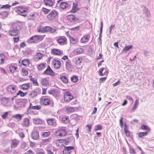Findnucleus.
<instances>
[{
    "mask_svg": "<svg viewBox=\"0 0 154 154\" xmlns=\"http://www.w3.org/2000/svg\"><path fill=\"white\" fill-rule=\"evenodd\" d=\"M21 28V26L17 24L13 25L9 31V35L13 36H17L20 32Z\"/></svg>",
    "mask_w": 154,
    "mask_h": 154,
    "instance_id": "f257e3e1",
    "label": "nucleus"
},
{
    "mask_svg": "<svg viewBox=\"0 0 154 154\" xmlns=\"http://www.w3.org/2000/svg\"><path fill=\"white\" fill-rule=\"evenodd\" d=\"M43 38V36L42 35H35L30 37L27 42L29 44L32 43H37L42 40Z\"/></svg>",
    "mask_w": 154,
    "mask_h": 154,
    "instance_id": "f03ea898",
    "label": "nucleus"
},
{
    "mask_svg": "<svg viewBox=\"0 0 154 154\" xmlns=\"http://www.w3.org/2000/svg\"><path fill=\"white\" fill-rule=\"evenodd\" d=\"M58 16V12L55 10H52L47 15V17L49 20L51 21L57 19Z\"/></svg>",
    "mask_w": 154,
    "mask_h": 154,
    "instance_id": "7ed1b4c3",
    "label": "nucleus"
},
{
    "mask_svg": "<svg viewBox=\"0 0 154 154\" xmlns=\"http://www.w3.org/2000/svg\"><path fill=\"white\" fill-rule=\"evenodd\" d=\"M63 100L66 102H69L72 100L74 97L71 93L69 91H66L63 93Z\"/></svg>",
    "mask_w": 154,
    "mask_h": 154,
    "instance_id": "20e7f679",
    "label": "nucleus"
},
{
    "mask_svg": "<svg viewBox=\"0 0 154 154\" xmlns=\"http://www.w3.org/2000/svg\"><path fill=\"white\" fill-rule=\"evenodd\" d=\"M67 134V131L65 128L62 127L56 132L55 135L57 137H64Z\"/></svg>",
    "mask_w": 154,
    "mask_h": 154,
    "instance_id": "39448f33",
    "label": "nucleus"
},
{
    "mask_svg": "<svg viewBox=\"0 0 154 154\" xmlns=\"http://www.w3.org/2000/svg\"><path fill=\"white\" fill-rule=\"evenodd\" d=\"M40 104L44 106H48L50 104L51 101L47 96H43L40 99Z\"/></svg>",
    "mask_w": 154,
    "mask_h": 154,
    "instance_id": "423d86ee",
    "label": "nucleus"
},
{
    "mask_svg": "<svg viewBox=\"0 0 154 154\" xmlns=\"http://www.w3.org/2000/svg\"><path fill=\"white\" fill-rule=\"evenodd\" d=\"M44 74L46 75H49L51 76H54L55 73L51 68L50 67L48 66L44 72Z\"/></svg>",
    "mask_w": 154,
    "mask_h": 154,
    "instance_id": "0eeeda50",
    "label": "nucleus"
},
{
    "mask_svg": "<svg viewBox=\"0 0 154 154\" xmlns=\"http://www.w3.org/2000/svg\"><path fill=\"white\" fill-rule=\"evenodd\" d=\"M20 143V140L15 138L11 140L10 141V145L11 148L13 149L17 147Z\"/></svg>",
    "mask_w": 154,
    "mask_h": 154,
    "instance_id": "6e6552de",
    "label": "nucleus"
},
{
    "mask_svg": "<svg viewBox=\"0 0 154 154\" xmlns=\"http://www.w3.org/2000/svg\"><path fill=\"white\" fill-rule=\"evenodd\" d=\"M17 90V86L14 85H8V91L11 94H14Z\"/></svg>",
    "mask_w": 154,
    "mask_h": 154,
    "instance_id": "1a4fd4ad",
    "label": "nucleus"
},
{
    "mask_svg": "<svg viewBox=\"0 0 154 154\" xmlns=\"http://www.w3.org/2000/svg\"><path fill=\"white\" fill-rule=\"evenodd\" d=\"M64 149L63 151V154H70L72 150L74 149L72 146H64Z\"/></svg>",
    "mask_w": 154,
    "mask_h": 154,
    "instance_id": "9d476101",
    "label": "nucleus"
},
{
    "mask_svg": "<svg viewBox=\"0 0 154 154\" xmlns=\"http://www.w3.org/2000/svg\"><path fill=\"white\" fill-rule=\"evenodd\" d=\"M21 124L23 127H28L30 124V119L28 118H24Z\"/></svg>",
    "mask_w": 154,
    "mask_h": 154,
    "instance_id": "9b49d317",
    "label": "nucleus"
},
{
    "mask_svg": "<svg viewBox=\"0 0 154 154\" xmlns=\"http://www.w3.org/2000/svg\"><path fill=\"white\" fill-rule=\"evenodd\" d=\"M43 32H50L51 33H54L56 31V29L53 28L49 26H45L43 27L42 28Z\"/></svg>",
    "mask_w": 154,
    "mask_h": 154,
    "instance_id": "f8f14e48",
    "label": "nucleus"
},
{
    "mask_svg": "<svg viewBox=\"0 0 154 154\" xmlns=\"http://www.w3.org/2000/svg\"><path fill=\"white\" fill-rule=\"evenodd\" d=\"M78 5L77 3L73 2L72 4V8L69 11L71 13H75L76 12L79 10V7H78Z\"/></svg>",
    "mask_w": 154,
    "mask_h": 154,
    "instance_id": "ddd939ff",
    "label": "nucleus"
},
{
    "mask_svg": "<svg viewBox=\"0 0 154 154\" xmlns=\"http://www.w3.org/2000/svg\"><path fill=\"white\" fill-rule=\"evenodd\" d=\"M28 102V101L27 99H22L18 103L17 105L19 107L24 106Z\"/></svg>",
    "mask_w": 154,
    "mask_h": 154,
    "instance_id": "4468645a",
    "label": "nucleus"
},
{
    "mask_svg": "<svg viewBox=\"0 0 154 154\" xmlns=\"http://www.w3.org/2000/svg\"><path fill=\"white\" fill-rule=\"evenodd\" d=\"M90 38L89 34H88L83 36L81 39V42L82 43H86L90 39Z\"/></svg>",
    "mask_w": 154,
    "mask_h": 154,
    "instance_id": "2eb2a0df",
    "label": "nucleus"
},
{
    "mask_svg": "<svg viewBox=\"0 0 154 154\" xmlns=\"http://www.w3.org/2000/svg\"><path fill=\"white\" fill-rule=\"evenodd\" d=\"M57 43L61 45H62L66 43L67 39L66 38H60L57 39Z\"/></svg>",
    "mask_w": 154,
    "mask_h": 154,
    "instance_id": "dca6fc26",
    "label": "nucleus"
},
{
    "mask_svg": "<svg viewBox=\"0 0 154 154\" xmlns=\"http://www.w3.org/2000/svg\"><path fill=\"white\" fill-rule=\"evenodd\" d=\"M53 63L54 68L57 69L59 68L61 66L60 62L57 60H54L53 61Z\"/></svg>",
    "mask_w": 154,
    "mask_h": 154,
    "instance_id": "f3484780",
    "label": "nucleus"
},
{
    "mask_svg": "<svg viewBox=\"0 0 154 154\" xmlns=\"http://www.w3.org/2000/svg\"><path fill=\"white\" fill-rule=\"evenodd\" d=\"M142 7L143 8V14H144L146 17H149L150 15L149 11L148 8L145 7L143 6Z\"/></svg>",
    "mask_w": 154,
    "mask_h": 154,
    "instance_id": "a211bd4d",
    "label": "nucleus"
},
{
    "mask_svg": "<svg viewBox=\"0 0 154 154\" xmlns=\"http://www.w3.org/2000/svg\"><path fill=\"white\" fill-rule=\"evenodd\" d=\"M30 83H27L23 84L21 85V88L23 90H27L30 88Z\"/></svg>",
    "mask_w": 154,
    "mask_h": 154,
    "instance_id": "6ab92c4d",
    "label": "nucleus"
},
{
    "mask_svg": "<svg viewBox=\"0 0 154 154\" xmlns=\"http://www.w3.org/2000/svg\"><path fill=\"white\" fill-rule=\"evenodd\" d=\"M10 72L14 75L15 72H18L19 70L17 67L15 66L10 65L9 67Z\"/></svg>",
    "mask_w": 154,
    "mask_h": 154,
    "instance_id": "aec40b11",
    "label": "nucleus"
},
{
    "mask_svg": "<svg viewBox=\"0 0 154 154\" xmlns=\"http://www.w3.org/2000/svg\"><path fill=\"white\" fill-rule=\"evenodd\" d=\"M47 124L51 126L54 125L56 124V121L54 118L48 119L46 120Z\"/></svg>",
    "mask_w": 154,
    "mask_h": 154,
    "instance_id": "412c9836",
    "label": "nucleus"
},
{
    "mask_svg": "<svg viewBox=\"0 0 154 154\" xmlns=\"http://www.w3.org/2000/svg\"><path fill=\"white\" fill-rule=\"evenodd\" d=\"M32 139L34 140H37L39 137V132L36 130H34L32 134Z\"/></svg>",
    "mask_w": 154,
    "mask_h": 154,
    "instance_id": "4be33fe9",
    "label": "nucleus"
},
{
    "mask_svg": "<svg viewBox=\"0 0 154 154\" xmlns=\"http://www.w3.org/2000/svg\"><path fill=\"white\" fill-rule=\"evenodd\" d=\"M40 82L42 86L47 87L49 85L48 81L45 78L42 79Z\"/></svg>",
    "mask_w": 154,
    "mask_h": 154,
    "instance_id": "5701e85b",
    "label": "nucleus"
},
{
    "mask_svg": "<svg viewBox=\"0 0 154 154\" xmlns=\"http://www.w3.org/2000/svg\"><path fill=\"white\" fill-rule=\"evenodd\" d=\"M65 142V140L60 139L57 140L56 141V144L57 146L59 147H62L64 145V142Z\"/></svg>",
    "mask_w": 154,
    "mask_h": 154,
    "instance_id": "b1692460",
    "label": "nucleus"
},
{
    "mask_svg": "<svg viewBox=\"0 0 154 154\" xmlns=\"http://www.w3.org/2000/svg\"><path fill=\"white\" fill-rule=\"evenodd\" d=\"M52 52L55 55H60L61 54H63L62 51L60 50L57 49H53L52 50Z\"/></svg>",
    "mask_w": 154,
    "mask_h": 154,
    "instance_id": "393cba45",
    "label": "nucleus"
},
{
    "mask_svg": "<svg viewBox=\"0 0 154 154\" xmlns=\"http://www.w3.org/2000/svg\"><path fill=\"white\" fill-rule=\"evenodd\" d=\"M17 11L19 13H24L27 12L26 9L22 6L17 7Z\"/></svg>",
    "mask_w": 154,
    "mask_h": 154,
    "instance_id": "a878e982",
    "label": "nucleus"
},
{
    "mask_svg": "<svg viewBox=\"0 0 154 154\" xmlns=\"http://www.w3.org/2000/svg\"><path fill=\"white\" fill-rule=\"evenodd\" d=\"M64 111L66 112L69 113L74 112L75 110L73 107L68 106L65 108Z\"/></svg>",
    "mask_w": 154,
    "mask_h": 154,
    "instance_id": "bb28decb",
    "label": "nucleus"
},
{
    "mask_svg": "<svg viewBox=\"0 0 154 154\" xmlns=\"http://www.w3.org/2000/svg\"><path fill=\"white\" fill-rule=\"evenodd\" d=\"M46 63H42L38 64L37 66L38 70L39 71H41L45 69L46 67Z\"/></svg>",
    "mask_w": 154,
    "mask_h": 154,
    "instance_id": "cd10ccee",
    "label": "nucleus"
},
{
    "mask_svg": "<svg viewBox=\"0 0 154 154\" xmlns=\"http://www.w3.org/2000/svg\"><path fill=\"white\" fill-rule=\"evenodd\" d=\"M68 5H69L67 3L64 2H60L59 5L60 8L62 9H66Z\"/></svg>",
    "mask_w": 154,
    "mask_h": 154,
    "instance_id": "c85d7f7f",
    "label": "nucleus"
},
{
    "mask_svg": "<svg viewBox=\"0 0 154 154\" xmlns=\"http://www.w3.org/2000/svg\"><path fill=\"white\" fill-rule=\"evenodd\" d=\"M69 36L70 42L71 44H75L77 43L78 42V38H74L71 37L70 35H69Z\"/></svg>",
    "mask_w": 154,
    "mask_h": 154,
    "instance_id": "c756f323",
    "label": "nucleus"
},
{
    "mask_svg": "<svg viewBox=\"0 0 154 154\" xmlns=\"http://www.w3.org/2000/svg\"><path fill=\"white\" fill-rule=\"evenodd\" d=\"M43 2L45 5L47 6L52 7L53 5V2L51 0H44Z\"/></svg>",
    "mask_w": 154,
    "mask_h": 154,
    "instance_id": "7c9ffc66",
    "label": "nucleus"
},
{
    "mask_svg": "<svg viewBox=\"0 0 154 154\" xmlns=\"http://www.w3.org/2000/svg\"><path fill=\"white\" fill-rule=\"evenodd\" d=\"M42 57L43 55L41 53H38L35 55L34 59L35 61H38L40 60Z\"/></svg>",
    "mask_w": 154,
    "mask_h": 154,
    "instance_id": "2f4dec72",
    "label": "nucleus"
},
{
    "mask_svg": "<svg viewBox=\"0 0 154 154\" xmlns=\"http://www.w3.org/2000/svg\"><path fill=\"white\" fill-rule=\"evenodd\" d=\"M21 63L24 66H28L30 63V61L28 59H24L22 60Z\"/></svg>",
    "mask_w": 154,
    "mask_h": 154,
    "instance_id": "473e14b6",
    "label": "nucleus"
},
{
    "mask_svg": "<svg viewBox=\"0 0 154 154\" xmlns=\"http://www.w3.org/2000/svg\"><path fill=\"white\" fill-rule=\"evenodd\" d=\"M8 15L9 13L7 11H3L0 13V15L2 16V18L3 19L6 18Z\"/></svg>",
    "mask_w": 154,
    "mask_h": 154,
    "instance_id": "72a5a7b5",
    "label": "nucleus"
},
{
    "mask_svg": "<svg viewBox=\"0 0 154 154\" xmlns=\"http://www.w3.org/2000/svg\"><path fill=\"white\" fill-rule=\"evenodd\" d=\"M20 73L22 76H25L28 75V72L26 69L23 68L21 69Z\"/></svg>",
    "mask_w": 154,
    "mask_h": 154,
    "instance_id": "f704fd0d",
    "label": "nucleus"
},
{
    "mask_svg": "<svg viewBox=\"0 0 154 154\" xmlns=\"http://www.w3.org/2000/svg\"><path fill=\"white\" fill-rule=\"evenodd\" d=\"M34 122L37 124H41L43 123V120L40 118H35L33 119Z\"/></svg>",
    "mask_w": 154,
    "mask_h": 154,
    "instance_id": "c9c22d12",
    "label": "nucleus"
},
{
    "mask_svg": "<svg viewBox=\"0 0 154 154\" xmlns=\"http://www.w3.org/2000/svg\"><path fill=\"white\" fill-rule=\"evenodd\" d=\"M66 68L68 69H70L72 68V65L71 64V62L69 60H67L66 61Z\"/></svg>",
    "mask_w": 154,
    "mask_h": 154,
    "instance_id": "e433bc0d",
    "label": "nucleus"
},
{
    "mask_svg": "<svg viewBox=\"0 0 154 154\" xmlns=\"http://www.w3.org/2000/svg\"><path fill=\"white\" fill-rule=\"evenodd\" d=\"M5 59V56L2 54H0V65H2L4 63Z\"/></svg>",
    "mask_w": 154,
    "mask_h": 154,
    "instance_id": "4c0bfd02",
    "label": "nucleus"
},
{
    "mask_svg": "<svg viewBox=\"0 0 154 154\" xmlns=\"http://www.w3.org/2000/svg\"><path fill=\"white\" fill-rule=\"evenodd\" d=\"M83 51V50L82 49H75L73 52L75 54L78 55L81 54Z\"/></svg>",
    "mask_w": 154,
    "mask_h": 154,
    "instance_id": "58836bf2",
    "label": "nucleus"
},
{
    "mask_svg": "<svg viewBox=\"0 0 154 154\" xmlns=\"http://www.w3.org/2000/svg\"><path fill=\"white\" fill-rule=\"evenodd\" d=\"M27 94V92H23V91L19 90L17 94V96L20 95L21 97H24L26 96Z\"/></svg>",
    "mask_w": 154,
    "mask_h": 154,
    "instance_id": "ea45409f",
    "label": "nucleus"
},
{
    "mask_svg": "<svg viewBox=\"0 0 154 154\" xmlns=\"http://www.w3.org/2000/svg\"><path fill=\"white\" fill-rule=\"evenodd\" d=\"M30 80L31 81L33 84L34 85L36 86H38L39 84L37 82V80L36 79H35L34 78L32 77H31L30 79Z\"/></svg>",
    "mask_w": 154,
    "mask_h": 154,
    "instance_id": "a19ab883",
    "label": "nucleus"
},
{
    "mask_svg": "<svg viewBox=\"0 0 154 154\" xmlns=\"http://www.w3.org/2000/svg\"><path fill=\"white\" fill-rule=\"evenodd\" d=\"M103 21H102L101 22V25L100 27V33L99 35V40L100 42L101 40V35L102 32L103 31Z\"/></svg>",
    "mask_w": 154,
    "mask_h": 154,
    "instance_id": "79ce46f5",
    "label": "nucleus"
},
{
    "mask_svg": "<svg viewBox=\"0 0 154 154\" xmlns=\"http://www.w3.org/2000/svg\"><path fill=\"white\" fill-rule=\"evenodd\" d=\"M60 79L64 83H67L68 82V79L66 76H61L60 77Z\"/></svg>",
    "mask_w": 154,
    "mask_h": 154,
    "instance_id": "37998d69",
    "label": "nucleus"
},
{
    "mask_svg": "<svg viewBox=\"0 0 154 154\" xmlns=\"http://www.w3.org/2000/svg\"><path fill=\"white\" fill-rule=\"evenodd\" d=\"M148 132H140L139 133H137V134L139 137H142L144 136H146L148 134Z\"/></svg>",
    "mask_w": 154,
    "mask_h": 154,
    "instance_id": "c03bdc74",
    "label": "nucleus"
},
{
    "mask_svg": "<svg viewBox=\"0 0 154 154\" xmlns=\"http://www.w3.org/2000/svg\"><path fill=\"white\" fill-rule=\"evenodd\" d=\"M13 118L20 121L21 120L22 116L20 114H17L15 115H13L12 116Z\"/></svg>",
    "mask_w": 154,
    "mask_h": 154,
    "instance_id": "a18cd8bd",
    "label": "nucleus"
},
{
    "mask_svg": "<svg viewBox=\"0 0 154 154\" xmlns=\"http://www.w3.org/2000/svg\"><path fill=\"white\" fill-rule=\"evenodd\" d=\"M62 121L63 123H67L69 122V119L68 116H64L62 119Z\"/></svg>",
    "mask_w": 154,
    "mask_h": 154,
    "instance_id": "49530a36",
    "label": "nucleus"
},
{
    "mask_svg": "<svg viewBox=\"0 0 154 154\" xmlns=\"http://www.w3.org/2000/svg\"><path fill=\"white\" fill-rule=\"evenodd\" d=\"M37 93L36 91H32L29 94V96L31 98H33L37 95Z\"/></svg>",
    "mask_w": 154,
    "mask_h": 154,
    "instance_id": "de8ad7c7",
    "label": "nucleus"
},
{
    "mask_svg": "<svg viewBox=\"0 0 154 154\" xmlns=\"http://www.w3.org/2000/svg\"><path fill=\"white\" fill-rule=\"evenodd\" d=\"M141 128L143 130H145L148 131H150V129L147 126H146L144 125H142L141 126Z\"/></svg>",
    "mask_w": 154,
    "mask_h": 154,
    "instance_id": "09e8293b",
    "label": "nucleus"
},
{
    "mask_svg": "<svg viewBox=\"0 0 154 154\" xmlns=\"http://www.w3.org/2000/svg\"><path fill=\"white\" fill-rule=\"evenodd\" d=\"M71 81L74 83L77 82L78 80V78L76 76H73L71 78Z\"/></svg>",
    "mask_w": 154,
    "mask_h": 154,
    "instance_id": "8fccbe9b",
    "label": "nucleus"
},
{
    "mask_svg": "<svg viewBox=\"0 0 154 154\" xmlns=\"http://www.w3.org/2000/svg\"><path fill=\"white\" fill-rule=\"evenodd\" d=\"M11 7V5H9L8 4H6L5 5H3L1 7H0V9H2L5 8V9H9Z\"/></svg>",
    "mask_w": 154,
    "mask_h": 154,
    "instance_id": "3c124183",
    "label": "nucleus"
},
{
    "mask_svg": "<svg viewBox=\"0 0 154 154\" xmlns=\"http://www.w3.org/2000/svg\"><path fill=\"white\" fill-rule=\"evenodd\" d=\"M41 108L42 106L40 105H37L32 107V109L33 110H39Z\"/></svg>",
    "mask_w": 154,
    "mask_h": 154,
    "instance_id": "603ef678",
    "label": "nucleus"
},
{
    "mask_svg": "<svg viewBox=\"0 0 154 154\" xmlns=\"http://www.w3.org/2000/svg\"><path fill=\"white\" fill-rule=\"evenodd\" d=\"M50 134V131L45 132L43 133L42 136L44 137H48Z\"/></svg>",
    "mask_w": 154,
    "mask_h": 154,
    "instance_id": "864d4df0",
    "label": "nucleus"
},
{
    "mask_svg": "<svg viewBox=\"0 0 154 154\" xmlns=\"http://www.w3.org/2000/svg\"><path fill=\"white\" fill-rule=\"evenodd\" d=\"M42 10L43 12H44L45 14H47L50 12L51 10L48 9L46 8H42Z\"/></svg>",
    "mask_w": 154,
    "mask_h": 154,
    "instance_id": "5fc2aeb1",
    "label": "nucleus"
},
{
    "mask_svg": "<svg viewBox=\"0 0 154 154\" xmlns=\"http://www.w3.org/2000/svg\"><path fill=\"white\" fill-rule=\"evenodd\" d=\"M79 20L78 18L76 17L74 14H73V17L70 21L71 22H77Z\"/></svg>",
    "mask_w": 154,
    "mask_h": 154,
    "instance_id": "6e6d98bb",
    "label": "nucleus"
},
{
    "mask_svg": "<svg viewBox=\"0 0 154 154\" xmlns=\"http://www.w3.org/2000/svg\"><path fill=\"white\" fill-rule=\"evenodd\" d=\"M5 103H7L10 101V99L8 97H4L2 100Z\"/></svg>",
    "mask_w": 154,
    "mask_h": 154,
    "instance_id": "4d7b16f0",
    "label": "nucleus"
},
{
    "mask_svg": "<svg viewBox=\"0 0 154 154\" xmlns=\"http://www.w3.org/2000/svg\"><path fill=\"white\" fill-rule=\"evenodd\" d=\"M82 61V58H79L76 62V65L78 66L81 63Z\"/></svg>",
    "mask_w": 154,
    "mask_h": 154,
    "instance_id": "13d9d810",
    "label": "nucleus"
},
{
    "mask_svg": "<svg viewBox=\"0 0 154 154\" xmlns=\"http://www.w3.org/2000/svg\"><path fill=\"white\" fill-rule=\"evenodd\" d=\"M80 29V26H77L74 27L70 29V30L73 31H78Z\"/></svg>",
    "mask_w": 154,
    "mask_h": 154,
    "instance_id": "bf43d9fd",
    "label": "nucleus"
},
{
    "mask_svg": "<svg viewBox=\"0 0 154 154\" xmlns=\"http://www.w3.org/2000/svg\"><path fill=\"white\" fill-rule=\"evenodd\" d=\"M104 69H105L104 68H102L99 69V74L100 75L103 76L104 75V74L102 72Z\"/></svg>",
    "mask_w": 154,
    "mask_h": 154,
    "instance_id": "052dcab7",
    "label": "nucleus"
},
{
    "mask_svg": "<svg viewBox=\"0 0 154 154\" xmlns=\"http://www.w3.org/2000/svg\"><path fill=\"white\" fill-rule=\"evenodd\" d=\"M85 127L88 128L87 130V131L89 132L91 131L92 128V126L91 125L88 124L85 126Z\"/></svg>",
    "mask_w": 154,
    "mask_h": 154,
    "instance_id": "680f3d73",
    "label": "nucleus"
},
{
    "mask_svg": "<svg viewBox=\"0 0 154 154\" xmlns=\"http://www.w3.org/2000/svg\"><path fill=\"white\" fill-rule=\"evenodd\" d=\"M8 112H4L2 115L1 116L2 117V118L3 119H6L7 117L8 116Z\"/></svg>",
    "mask_w": 154,
    "mask_h": 154,
    "instance_id": "e2e57ef3",
    "label": "nucleus"
},
{
    "mask_svg": "<svg viewBox=\"0 0 154 154\" xmlns=\"http://www.w3.org/2000/svg\"><path fill=\"white\" fill-rule=\"evenodd\" d=\"M115 26V24L111 25L109 27V34H111L112 33V30L114 28Z\"/></svg>",
    "mask_w": 154,
    "mask_h": 154,
    "instance_id": "0e129e2a",
    "label": "nucleus"
},
{
    "mask_svg": "<svg viewBox=\"0 0 154 154\" xmlns=\"http://www.w3.org/2000/svg\"><path fill=\"white\" fill-rule=\"evenodd\" d=\"M125 133L127 137H130V133L128 129H125Z\"/></svg>",
    "mask_w": 154,
    "mask_h": 154,
    "instance_id": "69168bd1",
    "label": "nucleus"
},
{
    "mask_svg": "<svg viewBox=\"0 0 154 154\" xmlns=\"http://www.w3.org/2000/svg\"><path fill=\"white\" fill-rule=\"evenodd\" d=\"M102 127L101 125H97V126L96 128L95 129V131H96L97 130H100L102 129Z\"/></svg>",
    "mask_w": 154,
    "mask_h": 154,
    "instance_id": "338daca9",
    "label": "nucleus"
},
{
    "mask_svg": "<svg viewBox=\"0 0 154 154\" xmlns=\"http://www.w3.org/2000/svg\"><path fill=\"white\" fill-rule=\"evenodd\" d=\"M46 47V44L44 43H42L40 44L38 46L39 48H45Z\"/></svg>",
    "mask_w": 154,
    "mask_h": 154,
    "instance_id": "774afa93",
    "label": "nucleus"
}]
</instances>
